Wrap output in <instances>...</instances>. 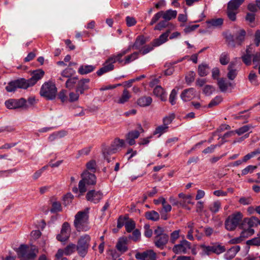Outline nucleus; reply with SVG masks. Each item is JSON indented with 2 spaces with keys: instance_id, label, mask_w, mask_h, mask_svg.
Here are the masks:
<instances>
[{
  "instance_id": "39448f33",
  "label": "nucleus",
  "mask_w": 260,
  "mask_h": 260,
  "mask_svg": "<svg viewBox=\"0 0 260 260\" xmlns=\"http://www.w3.org/2000/svg\"><path fill=\"white\" fill-rule=\"evenodd\" d=\"M155 235L154 242L155 245L160 249H164L169 240V236L164 233L162 228L158 226L154 232Z\"/></svg>"
},
{
  "instance_id": "f8f14e48",
  "label": "nucleus",
  "mask_w": 260,
  "mask_h": 260,
  "mask_svg": "<svg viewBox=\"0 0 260 260\" xmlns=\"http://www.w3.org/2000/svg\"><path fill=\"white\" fill-rule=\"evenodd\" d=\"M44 72L42 70L34 71L32 73V77L28 79H25V84L27 88L34 85L39 80L42 79L44 75Z\"/></svg>"
},
{
  "instance_id": "0eeeda50",
  "label": "nucleus",
  "mask_w": 260,
  "mask_h": 260,
  "mask_svg": "<svg viewBox=\"0 0 260 260\" xmlns=\"http://www.w3.org/2000/svg\"><path fill=\"white\" fill-rule=\"evenodd\" d=\"M16 251L19 258H24L26 260L34 259L36 256L35 249L25 244H21Z\"/></svg>"
},
{
  "instance_id": "f3484780",
  "label": "nucleus",
  "mask_w": 260,
  "mask_h": 260,
  "mask_svg": "<svg viewBox=\"0 0 260 260\" xmlns=\"http://www.w3.org/2000/svg\"><path fill=\"white\" fill-rule=\"evenodd\" d=\"M217 85L219 87L220 90L221 92H226L229 87H231L232 89L235 87V84L228 81L223 78H220L218 80Z\"/></svg>"
},
{
  "instance_id": "6e6d98bb",
  "label": "nucleus",
  "mask_w": 260,
  "mask_h": 260,
  "mask_svg": "<svg viewBox=\"0 0 260 260\" xmlns=\"http://www.w3.org/2000/svg\"><path fill=\"white\" fill-rule=\"evenodd\" d=\"M180 206L181 207H186L188 204H193L191 202V196L190 195H187V198L180 200Z\"/></svg>"
},
{
  "instance_id": "0e129e2a",
  "label": "nucleus",
  "mask_w": 260,
  "mask_h": 260,
  "mask_svg": "<svg viewBox=\"0 0 260 260\" xmlns=\"http://www.w3.org/2000/svg\"><path fill=\"white\" fill-rule=\"evenodd\" d=\"M86 168L88 170L90 171L92 173H94L96 171V162L94 160H91L86 164Z\"/></svg>"
},
{
  "instance_id": "37998d69",
  "label": "nucleus",
  "mask_w": 260,
  "mask_h": 260,
  "mask_svg": "<svg viewBox=\"0 0 260 260\" xmlns=\"http://www.w3.org/2000/svg\"><path fill=\"white\" fill-rule=\"evenodd\" d=\"M77 77H71L68 78L66 83V87L69 89H73L77 83Z\"/></svg>"
},
{
  "instance_id": "c03bdc74",
  "label": "nucleus",
  "mask_w": 260,
  "mask_h": 260,
  "mask_svg": "<svg viewBox=\"0 0 260 260\" xmlns=\"http://www.w3.org/2000/svg\"><path fill=\"white\" fill-rule=\"evenodd\" d=\"M221 207V203L219 201H215L211 204L209 206V209L213 213H217Z\"/></svg>"
},
{
  "instance_id": "bb28decb",
  "label": "nucleus",
  "mask_w": 260,
  "mask_h": 260,
  "mask_svg": "<svg viewBox=\"0 0 260 260\" xmlns=\"http://www.w3.org/2000/svg\"><path fill=\"white\" fill-rule=\"evenodd\" d=\"M95 69V67L92 65H82L78 71L79 74L81 75H85L93 71Z\"/></svg>"
},
{
  "instance_id": "2f4dec72",
  "label": "nucleus",
  "mask_w": 260,
  "mask_h": 260,
  "mask_svg": "<svg viewBox=\"0 0 260 260\" xmlns=\"http://www.w3.org/2000/svg\"><path fill=\"white\" fill-rule=\"evenodd\" d=\"M131 98V94L130 92L127 89H124L123 91L121 96L120 97L117 102L119 104H122L127 102Z\"/></svg>"
},
{
  "instance_id": "f257e3e1",
  "label": "nucleus",
  "mask_w": 260,
  "mask_h": 260,
  "mask_svg": "<svg viewBox=\"0 0 260 260\" xmlns=\"http://www.w3.org/2000/svg\"><path fill=\"white\" fill-rule=\"evenodd\" d=\"M89 210L86 208L84 211L77 212L75 216L74 224L76 230L80 231H87L89 230Z\"/></svg>"
},
{
  "instance_id": "de8ad7c7",
  "label": "nucleus",
  "mask_w": 260,
  "mask_h": 260,
  "mask_svg": "<svg viewBox=\"0 0 260 260\" xmlns=\"http://www.w3.org/2000/svg\"><path fill=\"white\" fill-rule=\"evenodd\" d=\"M62 210L61 204L59 202H53L52 204V207L50 209L51 213H54L60 212Z\"/></svg>"
},
{
  "instance_id": "c85d7f7f",
  "label": "nucleus",
  "mask_w": 260,
  "mask_h": 260,
  "mask_svg": "<svg viewBox=\"0 0 260 260\" xmlns=\"http://www.w3.org/2000/svg\"><path fill=\"white\" fill-rule=\"evenodd\" d=\"M164 19L162 21H159L157 25H155L154 29V30H160L164 28L169 26V21L171 19L172 17H164Z\"/></svg>"
},
{
  "instance_id": "a878e982",
  "label": "nucleus",
  "mask_w": 260,
  "mask_h": 260,
  "mask_svg": "<svg viewBox=\"0 0 260 260\" xmlns=\"http://www.w3.org/2000/svg\"><path fill=\"white\" fill-rule=\"evenodd\" d=\"M223 35L229 46L232 47H235L236 46V44L235 35H232L229 31H225L223 32Z\"/></svg>"
},
{
  "instance_id": "052dcab7",
  "label": "nucleus",
  "mask_w": 260,
  "mask_h": 260,
  "mask_svg": "<svg viewBox=\"0 0 260 260\" xmlns=\"http://www.w3.org/2000/svg\"><path fill=\"white\" fill-rule=\"evenodd\" d=\"M140 236L141 233L140 231L136 229L133 231L132 235H129L128 236V238L133 240L134 241H137L140 239Z\"/></svg>"
},
{
  "instance_id": "4be33fe9",
  "label": "nucleus",
  "mask_w": 260,
  "mask_h": 260,
  "mask_svg": "<svg viewBox=\"0 0 260 260\" xmlns=\"http://www.w3.org/2000/svg\"><path fill=\"white\" fill-rule=\"evenodd\" d=\"M129 49L122 50L120 53L117 55H114L109 57V61H112L113 63L118 62L124 65V59L122 57L129 51Z\"/></svg>"
},
{
  "instance_id": "e433bc0d",
  "label": "nucleus",
  "mask_w": 260,
  "mask_h": 260,
  "mask_svg": "<svg viewBox=\"0 0 260 260\" xmlns=\"http://www.w3.org/2000/svg\"><path fill=\"white\" fill-rule=\"evenodd\" d=\"M253 127L254 126L251 124L245 125L235 130V132L236 134L240 136L252 129Z\"/></svg>"
},
{
  "instance_id": "20e7f679",
  "label": "nucleus",
  "mask_w": 260,
  "mask_h": 260,
  "mask_svg": "<svg viewBox=\"0 0 260 260\" xmlns=\"http://www.w3.org/2000/svg\"><path fill=\"white\" fill-rule=\"evenodd\" d=\"M90 237L87 234L81 236L79 239L76 249L78 254L81 257H84L87 254L90 246Z\"/></svg>"
},
{
  "instance_id": "774afa93",
  "label": "nucleus",
  "mask_w": 260,
  "mask_h": 260,
  "mask_svg": "<svg viewBox=\"0 0 260 260\" xmlns=\"http://www.w3.org/2000/svg\"><path fill=\"white\" fill-rule=\"evenodd\" d=\"M252 61L254 64V68H257L258 64L260 63V54L258 53H256L255 54H253Z\"/></svg>"
},
{
  "instance_id": "393cba45",
  "label": "nucleus",
  "mask_w": 260,
  "mask_h": 260,
  "mask_svg": "<svg viewBox=\"0 0 260 260\" xmlns=\"http://www.w3.org/2000/svg\"><path fill=\"white\" fill-rule=\"evenodd\" d=\"M140 136V132L138 131H132L129 132L126 136V141L129 145H133L135 144V139Z\"/></svg>"
},
{
  "instance_id": "49530a36",
  "label": "nucleus",
  "mask_w": 260,
  "mask_h": 260,
  "mask_svg": "<svg viewBox=\"0 0 260 260\" xmlns=\"http://www.w3.org/2000/svg\"><path fill=\"white\" fill-rule=\"evenodd\" d=\"M168 128V126H165L164 125H159L155 128V130L153 132V135L158 134V137H160L162 134L167 131Z\"/></svg>"
},
{
  "instance_id": "58836bf2",
  "label": "nucleus",
  "mask_w": 260,
  "mask_h": 260,
  "mask_svg": "<svg viewBox=\"0 0 260 260\" xmlns=\"http://www.w3.org/2000/svg\"><path fill=\"white\" fill-rule=\"evenodd\" d=\"M146 218L152 221H157L159 218V214L155 211H148L146 213Z\"/></svg>"
},
{
  "instance_id": "ea45409f",
  "label": "nucleus",
  "mask_w": 260,
  "mask_h": 260,
  "mask_svg": "<svg viewBox=\"0 0 260 260\" xmlns=\"http://www.w3.org/2000/svg\"><path fill=\"white\" fill-rule=\"evenodd\" d=\"M255 218H245L241 224V225L246 227L247 229H252V228L255 225L254 220Z\"/></svg>"
},
{
  "instance_id": "9d476101",
  "label": "nucleus",
  "mask_w": 260,
  "mask_h": 260,
  "mask_svg": "<svg viewBox=\"0 0 260 260\" xmlns=\"http://www.w3.org/2000/svg\"><path fill=\"white\" fill-rule=\"evenodd\" d=\"M190 248V243L186 240H182L179 244L174 246L172 250L176 254L186 253Z\"/></svg>"
},
{
  "instance_id": "2eb2a0df",
  "label": "nucleus",
  "mask_w": 260,
  "mask_h": 260,
  "mask_svg": "<svg viewBox=\"0 0 260 260\" xmlns=\"http://www.w3.org/2000/svg\"><path fill=\"white\" fill-rule=\"evenodd\" d=\"M103 198V193L99 191L91 190L89 191L86 196L87 201L93 202L94 204L98 203Z\"/></svg>"
},
{
  "instance_id": "69168bd1",
  "label": "nucleus",
  "mask_w": 260,
  "mask_h": 260,
  "mask_svg": "<svg viewBox=\"0 0 260 260\" xmlns=\"http://www.w3.org/2000/svg\"><path fill=\"white\" fill-rule=\"evenodd\" d=\"M126 231L131 233L135 228V223L133 220L128 221L125 223Z\"/></svg>"
},
{
  "instance_id": "f704fd0d",
  "label": "nucleus",
  "mask_w": 260,
  "mask_h": 260,
  "mask_svg": "<svg viewBox=\"0 0 260 260\" xmlns=\"http://www.w3.org/2000/svg\"><path fill=\"white\" fill-rule=\"evenodd\" d=\"M209 67L206 64H202L199 66L198 74L201 77H204L209 73Z\"/></svg>"
},
{
  "instance_id": "a18cd8bd",
  "label": "nucleus",
  "mask_w": 260,
  "mask_h": 260,
  "mask_svg": "<svg viewBox=\"0 0 260 260\" xmlns=\"http://www.w3.org/2000/svg\"><path fill=\"white\" fill-rule=\"evenodd\" d=\"M76 248V246L75 244L73 243L69 244L63 250L64 251V254L66 255H70L72 254L75 251Z\"/></svg>"
},
{
  "instance_id": "a19ab883",
  "label": "nucleus",
  "mask_w": 260,
  "mask_h": 260,
  "mask_svg": "<svg viewBox=\"0 0 260 260\" xmlns=\"http://www.w3.org/2000/svg\"><path fill=\"white\" fill-rule=\"evenodd\" d=\"M75 73L76 71L73 69L68 67L62 71L61 75L63 77L69 78L72 77Z\"/></svg>"
},
{
  "instance_id": "c9c22d12",
  "label": "nucleus",
  "mask_w": 260,
  "mask_h": 260,
  "mask_svg": "<svg viewBox=\"0 0 260 260\" xmlns=\"http://www.w3.org/2000/svg\"><path fill=\"white\" fill-rule=\"evenodd\" d=\"M194 223L193 222L190 221L187 224V227L189 229L187 232V238L190 241L194 240V237L193 236V233L194 232Z\"/></svg>"
},
{
  "instance_id": "7ed1b4c3",
  "label": "nucleus",
  "mask_w": 260,
  "mask_h": 260,
  "mask_svg": "<svg viewBox=\"0 0 260 260\" xmlns=\"http://www.w3.org/2000/svg\"><path fill=\"white\" fill-rule=\"evenodd\" d=\"M40 95L47 100H52L55 99L57 88L55 85L51 82H45L40 89Z\"/></svg>"
},
{
  "instance_id": "6ab92c4d",
  "label": "nucleus",
  "mask_w": 260,
  "mask_h": 260,
  "mask_svg": "<svg viewBox=\"0 0 260 260\" xmlns=\"http://www.w3.org/2000/svg\"><path fill=\"white\" fill-rule=\"evenodd\" d=\"M253 52L252 47L249 46L246 50L245 54L242 56V61L246 65L249 66L251 64Z\"/></svg>"
},
{
  "instance_id": "5701e85b",
  "label": "nucleus",
  "mask_w": 260,
  "mask_h": 260,
  "mask_svg": "<svg viewBox=\"0 0 260 260\" xmlns=\"http://www.w3.org/2000/svg\"><path fill=\"white\" fill-rule=\"evenodd\" d=\"M124 145V141L122 139L116 138L114 140L111 145V148L109 149V152L114 153Z\"/></svg>"
},
{
  "instance_id": "8fccbe9b",
  "label": "nucleus",
  "mask_w": 260,
  "mask_h": 260,
  "mask_svg": "<svg viewBox=\"0 0 260 260\" xmlns=\"http://www.w3.org/2000/svg\"><path fill=\"white\" fill-rule=\"evenodd\" d=\"M219 61L220 63L222 65L227 64L230 61V57L228 53L223 52L220 56Z\"/></svg>"
},
{
  "instance_id": "864d4df0",
  "label": "nucleus",
  "mask_w": 260,
  "mask_h": 260,
  "mask_svg": "<svg viewBox=\"0 0 260 260\" xmlns=\"http://www.w3.org/2000/svg\"><path fill=\"white\" fill-rule=\"evenodd\" d=\"M175 118V114L172 113L170 114L163 118V125L168 126L171 124L173 119Z\"/></svg>"
},
{
  "instance_id": "aec40b11",
  "label": "nucleus",
  "mask_w": 260,
  "mask_h": 260,
  "mask_svg": "<svg viewBox=\"0 0 260 260\" xmlns=\"http://www.w3.org/2000/svg\"><path fill=\"white\" fill-rule=\"evenodd\" d=\"M89 82V79H82L79 81L76 87L77 92L83 94L84 91L89 88L88 83Z\"/></svg>"
},
{
  "instance_id": "5fc2aeb1",
  "label": "nucleus",
  "mask_w": 260,
  "mask_h": 260,
  "mask_svg": "<svg viewBox=\"0 0 260 260\" xmlns=\"http://www.w3.org/2000/svg\"><path fill=\"white\" fill-rule=\"evenodd\" d=\"M257 168L256 166L249 165L241 171L242 175H246L248 173H252Z\"/></svg>"
},
{
  "instance_id": "423d86ee",
  "label": "nucleus",
  "mask_w": 260,
  "mask_h": 260,
  "mask_svg": "<svg viewBox=\"0 0 260 260\" xmlns=\"http://www.w3.org/2000/svg\"><path fill=\"white\" fill-rule=\"evenodd\" d=\"M243 218L242 214L240 212L230 215L225 221V226L229 231L234 230L239 224Z\"/></svg>"
},
{
  "instance_id": "412c9836",
  "label": "nucleus",
  "mask_w": 260,
  "mask_h": 260,
  "mask_svg": "<svg viewBox=\"0 0 260 260\" xmlns=\"http://www.w3.org/2000/svg\"><path fill=\"white\" fill-rule=\"evenodd\" d=\"M127 241L128 238L126 237L119 238L116 245L117 249L121 253L126 251L128 249L127 246Z\"/></svg>"
},
{
  "instance_id": "cd10ccee",
  "label": "nucleus",
  "mask_w": 260,
  "mask_h": 260,
  "mask_svg": "<svg viewBox=\"0 0 260 260\" xmlns=\"http://www.w3.org/2000/svg\"><path fill=\"white\" fill-rule=\"evenodd\" d=\"M152 101V100L150 96H142L137 100V104L140 107H146L149 106Z\"/></svg>"
},
{
  "instance_id": "c756f323",
  "label": "nucleus",
  "mask_w": 260,
  "mask_h": 260,
  "mask_svg": "<svg viewBox=\"0 0 260 260\" xmlns=\"http://www.w3.org/2000/svg\"><path fill=\"white\" fill-rule=\"evenodd\" d=\"M240 228L243 229V231L240 234L241 237H242L243 240L247 238L249 236H252L254 233V231L253 229H247L246 227H244L242 225L240 226Z\"/></svg>"
},
{
  "instance_id": "680f3d73",
  "label": "nucleus",
  "mask_w": 260,
  "mask_h": 260,
  "mask_svg": "<svg viewBox=\"0 0 260 260\" xmlns=\"http://www.w3.org/2000/svg\"><path fill=\"white\" fill-rule=\"evenodd\" d=\"M177 91L173 89L169 96V102L172 105H174L176 104V100L177 99Z\"/></svg>"
},
{
  "instance_id": "e2e57ef3",
  "label": "nucleus",
  "mask_w": 260,
  "mask_h": 260,
  "mask_svg": "<svg viewBox=\"0 0 260 260\" xmlns=\"http://www.w3.org/2000/svg\"><path fill=\"white\" fill-rule=\"evenodd\" d=\"M246 244L251 246H260V237H255L251 240H247Z\"/></svg>"
},
{
  "instance_id": "b1692460",
  "label": "nucleus",
  "mask_w": 260,
  "mask_h": 260,
  "mask_svg": "<svg viewBox=\"0 0 260 260\" xmlns=\"http://www.w3.org/2000/svg\"><path fill=\"white\" fill-rule=\"evenodd\" d=\"M170 33V30L169 29L161 34L158 38L154 40L153 41V46H159L167 42Z\"/></svg>"
},
{
  "instance_id": "13d9d810",
  "label": "nucleus",
  "mask_w": 260,
  "mask_h": 260,
  "mask_svg": "<svg viewBox=\"0 0 260 260\" xmlns=\"http://www.w3.org/2000/svg\"><path fill=\"white\" fill-rule=\"evenodd\" d=\"M211 248L212 252L217 254H220L225 251L224 247L220 245L211 246Z\"/></svg>"
},
{
  "instance_id": "ddd939ff",
  "label": "nucleus",
  "mask_w": 260,
  "mask_h": 260,
  "mask_svg": "<svg viewBox=\"0 0 260 260\" xmlns=\"http://www.w3.org/2000/svg\"><path fill=\"white\" fill-rule=\"evenodd\" d=\"M71 233L70 225L68 222L63 223L60 233L57 235L56 239L61 242L66 241L70 237Z\"/></svg>"
},
{
  "instance_id": "72a5a7b5",
  "label": "nucleus",
  "mask_w": 260,
  "mask_h": 260,
  "mask_svg": "<svg viewBox=\"0 0 260 260\" xmlns=\"http://www.w3.org/2000/svg\"><path fill=\"white\" fill-rule=\"evenodd\" d=\"M240 247L239 246H236L231 248L227 253L225 254V257L227 259L233 258L236 254V253L240 250Z\"/></svg>"
},
{
  "instance_id": "79ce46f5",
  "label": "nucleus",
  "mask_w": 260,
  "mask_h": 260,
  "mask_svg": "<svg viewBox=\"0 0 260 260\" xmlns=\"http://www.w3.org/2000/svg\"><path fill=\"white\" fill-rule=\"evenodd\" d=\"M146 43V40L144 37L139 36L138 37L134 45V47L136 49H140L145 43Z\"/></svg>"
},
{
  "instance_id": "09e8293b",
  "label": "nucleus",
  "mask_w": 260,
  "mask_h": 260,
  "mask_svg": "<svg viewBox=\"0 0 260 260\" xmlns=\"http://www.w3.org/2000/svg\"><path fill=\"white\" fill-rule=\"evenodd\" d=\"M138 52H134L130 55H128L125 57L124 59V64H128L132 61L135 60L138 58Z\"/></svg>"
},
{
  "instance_id": "7c9ffc66",
  "label": "nucleus",
  "mask_w": 260,
  "mask_h": 260,
  "mask_svg": "<svg viewBox=\"0 0 260 260\" xmlns=\"http://www.w3.org/2000/svg\"><path fill=\"white\" fill-rule=\"evenodd\" d=\"M177 12L176 10H169L166 12L160 11L157 13L154 16L156 17H174L176 16Z\"/></svg>"
},
{
  "instance_id": "603ef678",
  "label": "nucleus",
  "mask_w": 260,
  "mask_h": 260,
  "mask_svg": "<svg viewBox=\"0 0 260 260\" xmlns=\"http://www.w3.org/2000/svg\"><path fill=\"white\" fill-rule=\"evenodd\" d=\"M209 26H218L221 25L223 23V19L221 18L217 19H212L207 21Z\"/></svg>"
},
{
  "instance_id": "4c0bfd02",
  "label": "nucleus",
  "mask_w": 260,
  "mask_h": 260,
  "mask_svg": "<svg viewBox=\"0 0 260 260\" xmlns=\"http://www.w3.org/2000/svg\"><path fill=\"white\" fill-rule=\"evenodd\" d=\"M245 34V31L243 29H242L235 35L236 44H237L238 45H241L242 42L244 40Z\"/></svg>"
},
{
  "instance_id": "338daca9",
  "label": "nucleus",
  "mask_w": 260,
  "mask_h": 260,
  "mask_svg": "<svg viewBox=\"0 0 260 260\" xmlns=\"http://www.w3.org/2000/svg\"><path fill=\"white\" fill-rule=\"evenodd\" d=\"M256 75L253 71H251L248 76V79L250 81V82L255 85H258V82L256 79Z\"/></svg>"
},
{
  "instance_id": "473e14b6",
  "label": "nucleus",
  "mask_w": 260,
  "mask_h": 260,
  "mask_svg": "<svg viewBox=\"0 0 260 260\" xmlns=\"http://www.w3.org/2000/svg\"><path fill=\"white\" fill-rule=\"evenodd\" d=\"M153 93L156 96L159 97L161 101H166L164 90L160 86H157L154 88Z\"/></svg>"
},
{
  "instance_id": "4468645a",
  "label": "nucleus",
  "mask_w": 260,
  "mask_h": 260,
  "mask_svg": "<svg viewBox=\"0 0 260 260\" xmlns=\"http://www.w3.org/2000/svg\"><path fill=\"white\" fill-rule=\"evenodd\" d=\"M135 257L140 260H156V253L152 250H148L142 252H137Z\"/></svg>"
},
{
  "instance_id": "bf43d9fd",
  "label": "nucleus",
  "mask_w": 260,
  "mask_h": 260,
  "mask_svg": "<svg viewBox=\"0 0 260 260\" xmlns=\"http://www.w3.org/2000/svg\"><path fill=\"white\" fill-rule=\"evenodd\" d=\"M229 72L228 73V77L230 80H234L237 76V71L235 69H233L231 64L228 67Z\"/></svg>"
},
{
  "instance_id": "3c124183",
  "label": "nucleus",
  "mask_w": 260,
  "mask_h": 260,
  "mask_svg": "<svg viewBox=\"0 0 260 260\" xmlns=\"http://www.w3.org/2000/svg\"><path fill=\"white\" fill-rule=\"evenodd\" d=\"M222 101V98L220 96H216L211 100L210 103L207 106L208 108H212L214 106H217Z\"/></svg>"
},
{
  "instance_id": "dca6fc26",
  "label": "nucleus",
  "mask_w": 260,
  "mask_h": 260,
  "mask_svg": "<svg viewBox=\"0 0 260 260\" xmlns=\"http://www.w3.org/2000/svg\"><path fill=\"white\" fill-rule=\"evenodd\" d=\"M196 90L193 88H189L184 90L181 95V99L184 102L190 101L195 97Z\"/></svg>"
},
{
  "instance_id": "1a4fd4ad",
  "label": "nucleus",
  "mask_w": 260,
  "mask_h": 260,
  "mask_svg": "<svg viewBox=\"0 0 260 260\" xmlns=\"http://www.w3.org/2000/svg\"><path fill=\"white\" fill-rule=\"evenodd\" d=\"M26 85L25 79L21 78L10 82L6 87V90L8 92H13L15 91L17 88L27 89Z\"/></svg>"
},
{
  "instance_id": "a211bd4d",
  "label": "nucleus",
  "mask_w": 260,
  "mask_h": 260,
  "mask_svg": "<svg viewBox=\"0 0 260 260\" xmlns=\"http://www.w3.org/2000/svg\"><path fill=\"white\" fill-rule=\"evenodd\" d=\"M114 69L113 63L112 61H109V58L107 59L103 64V67L96 72V74L99 76H102L103 74L110 72Z\"/></svg>"
},
{
  "instance_id": "f03ea898",
  "label": "nucleus",
  "mask_w": 260,
  "mask_h": 260,
  "mask_svg": "<svg viewBox=\"0 0 260 260\" xmlns=\"http://www.w3.org/2000/svg\"><path fill=\"white\" fill-rule=\"evenodd\" d=\"M81 177L82 179L79 181L78 186L80 192L83 193L87 190L85 184H95L96 178L93 173H89L87 170L81 174Z\"/></svg>"
},
{
  "instance_id": "4d7b16f0",
  "label": "nucleus",
  "mask_w": 260,
  "mask_h": 260,
  "mask_svg": "<svg viewBox=\"0 0 260 260\" xmlns=\"http://www.w3.org/2000/svg\"><path fill=\"white\" fill-rule=\"evenodd\" d=\"M211 248L212 252L217 254H220L225 251L224 247L220 245L211 246Z\"/></svg>"
},
{
  "instance_id": "6e6552de",
  "label": "nucleus",
  "mask_w": 260,
  "mask_h": 260,
  "mask_svg": "<svg viewBox=\"0 0 260 260\" xmlns=\"http://www.w3.org/2000/svg\"><path fill=\"white\" fill-rule=\"evenodd\" d=\"M26 103V101L23 98L18 100L10 99L5 102V105L9 109H15L23 107L26 108L27 107Z\"/></svg>"
},
{
  "instance_id": "9b49d317",
  "label": "nucleus",
  "mask_w": 260,
  "mask_h": 260,
  "mask_svg": "<svg viewBox=\"0 0 260 260\" xmlns=\"http://www.w3.org/2000/svg\"><path fill=\"white\" fill-rule=\"evenodd\" d=\"M243 2V0H231L228 4V16H235L237 13L238 9Z\"/></svg>"
}]
</instances>
